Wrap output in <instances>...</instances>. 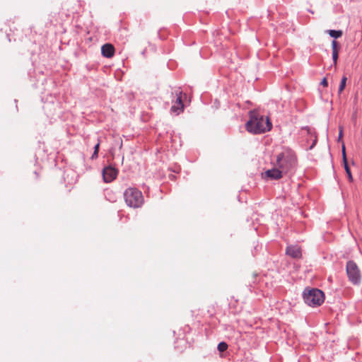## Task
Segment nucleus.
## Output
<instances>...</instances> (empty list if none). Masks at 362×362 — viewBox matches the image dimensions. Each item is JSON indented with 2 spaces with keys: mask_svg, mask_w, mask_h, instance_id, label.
Segmentation results:
<instances>
[{
  "mask_svg": "<svg viewBox=\"0 0 362 362\" xmlns=\"http://www.w3.org/2000/svg\"><path fill=\"white\" fill-rule=\"evenodd\" d=\"M297 157L291 149H284L278 153L274 165L281 170L284 174H292L297 167Z\"/></svg>",
  "mask_w": 362,
  "mask_h": 362,
  "instance_id": "nucleus-1",
  "label": "nucleus"
},
{
  "mask_svg": "<svg viewBox=\"0 0 362 362\" xmlns=\"http://www.w3.org/2000/svg\"><path fill=\"white\" fill-rule=\"evenodd\" d=\"M250 120L246 123V129L253 134H262L269 131L272 124L267 117L260 115L256 111L250 112Z\"/></svg>",
  "mask_w": 362,
  "mask_h": 362,
  "instance_id": "nucleus-2",
  "label": "nucleus"
},
{
  "mask_svg": "<svg viewBox=\"0 0 362 362\" xmlns=\"http://www.w3.org/2000/svg\"><path fill=\"white\" fill-rule=\"evenodd\" d=\"M126 204L133 209L142 206L144 202V196L140 190L135 187H129L123 193Z\"/></svg>",
  "mask_w": 362,
  "mask_h": 362,
  "instance_id": "nucleus-3",
  "label": "nucleus"
},
{
  "mask_svg": "<svg viewBox=\"0 0 362 362\" xmlns=\"http://www.w3.org/2000/svg\"><path fill=\"white\" fill-rule=\"evenodd\" d=\"M303 299L310 306L320 305L325 300V296L322 291L317 288L305 289L303 292Z\"/></svg>",
  "mask_w": 362,
  "mask_h": 362,
  "instance_id": "nucleus-4",
  "label": "nucleus"
},
{
  "mask_svg": "<svg viewBox=\"0 0 362 362\" xmlns=\"http://www.w3.org/2000/svg\"><path fill=\"white\" fill-rule=\"evenodd\" d=\"M346 273L349 279L354 284H357L361 279V272L357 264L354 261H349L346 264Z\"/></svg>",
  "mask_w": 362,
  "mask_h": 362,
  "instance_id": "nucleus-5",
  "label": "nucleus"
},
{
  "mask_svg": "<svg viewBox=\"0 0 362 362\" xmlns=\"http://www.w3.org/2000/svg\"><path fill=\"white\" fill-rule=\"evenodd\" d=\"M174 93L176 96V100L170 107V112L171 113L177 115L184 110V105L182 100V91L178 88L175 90Z\"/></svg>",
  "mask_w": 362,
  "mask_h": 362,
  "instance_id": "nucleus-6",
  "label": "nucleus"
},
{
  "mask_svg": "<svg viewBox=\"0 0 362 362\" xmlns=\"http://www.w3.org/2000/svg\"><path fill=\"white\" fill-rule=\"evenodd\" d=\"M117 170L111 166L106 167L103 170V177L105 182H111L117 175Z\"/></svg>",
  "mask_w": 362,
  "mask_h": 362,
  "instance_id": "nucleus-7",
  "label": "nucleus"
},
{
  "mask_svg": "<svg viewBox=\"0 0 362 362\" xmlns=\"http://www.w3.org/2000/svg\"><path fill=\"white\" fill-rule=\"evenodd\" d=\"M284 173L278 167L274 166V168L265 171L263 177L271 180H279L283 177Z\"/></svg>",
  "mask_w": 362,
  "mask_h": 362,
  "instance_id": "nucleus-8",
  "label": "nucleus"
},
{
  "mask_svg": "<svg viewBox=\"0 0 362 362\" xmlns=\"http://www.w3.org/2000/svg\"><path fill=\"white\" fill-rule=\"evenodd\" d=\"M286 252L293 258H300L302 257L301 249L297 245L288 246Z\"/></svg>",
  "mask_w": 362,
  "mask_h": 362,
  "instance_id": "nucleus-9",
  "label": "nucleus"
},
{
  "mask_svg": "<svg viewBox=\"0 0 362 362\" xmlns=\"http://www.w3.org/2000/svg\"><path fill=\"white\" fill-rule=\"evenodd\" d=\"M101 52L103 57L107 58H111L115 54V47L111 44H105L101 47Z\"/></svg>",
  "mask_w": 362,
  "mask_h": 362,
  "instance_id": "nucleus-10",
  "label": "nucleus"
},
{
  "mask_svg": "<svg viewBox=\"0 0 362 362\" xmlns=\"http://www.w3.org/2000/svg\"><path fill=\"white\" fill-rule=\"evenodd\" d=\"M332 59L334 65H337V59L339 57V46L336 40H333L332 42Z\"/></svg>",
  "mask_w": 362,
  "mask_h": 362,
  "instance_id": "nucleus-11",
  "label": "nucleus"
},
{
  "mask_svg": "<svg viewBox=\"0 0 362 362\" xmlns=\"http://www.w3.org/2000/svg\"><path fill=\"white\" fill-rule=\"evenodd\" d=\"M347 78L346 76H344L341 80V83L338 90V94L340 95L343 90H344L346 84Z\"/></svg>",
  "mask_w": 362,
  "mask_h": 362,
  "instance_id": "nucleus-12",
  "label": "nucleus"
},
{
  "mask_svg": "<svg viewBox=\"0 0 362 362\" xmlns=\"http://www.w3.org/2000/svg\"><path fill=\"white\" fill-rule=\"evenodd\" d=\"M328 33L331 37L334 38L340 37L342 35L341 30H329Z\"/></svg>",
  "mask_w": 362,
  "mask_h": 362,
  "instance_id": "nucleus-13",
  "label": "nucleus"
},
{
  "mask_svg": "<svg viewBox=\"0 0 362 362\" xmlns=\"http://www.w3.org/2000/svg\"><path fill=\"white\" fill-rule=\"evenodd\" d=\"M344 168H345L346 173V174L348 175L349 181L352 182L353 181V177H352V175H351V173L350 168H349V166L348 165V163H344Z\"/></svg>",
  "mask_w": 362,
  "mask_h": 362,
  "instance_id": "nucleus-14",
  "label": "nucleus"
},
{
  "mask_svg": "<svg viewBox=\"0 0 362 362\" xmlns=\"http://www.w3.org/2000/svg\"><path fill=\"white\" fill-rule=\"evenodd\" d=\"M228 349V344L226 342H220L218 345V350L220 352H223Z\"/></svg>",
  "mask_w": 362,
  "mask_h": 362,
  "instance_id": "nucleus-15",
  "label": "nucleus"
},
{
  "mask_svg": "<svg viewBox=\"0 0 362 362\" xmlns=\"http://www.w3.org/2000/svg\"><path fill=\"white\" fill-rule=\"evenodd\" d=\"M341 151H342V158H343V163H348L347 158H346V148L344 142H342V146H341Z\"/></svg>",
  "mask_w": 362,
  "mask_h": 362,
  "instance_id": "nucleus-16",
  "label": "nucleus"
},
{
  "mask_svg": "<svg viewBox=\"0 0 362 362\" xmlns=\"http://www.w3.org/2000/svg\"><path fill=\"white\" fill-rule=\"evenodd\" d=\"M99 146H100V143L98 142L95 146V148H94V152L91 156V158L92 159H94V158H96L98 157V151H99Z\"/></svg>",
  "mask_w": 362,
  "mask_h": 362,
  "instance_id": "nucleus-17",
  "label": "nucleus"
},
{
  "mask_svg": "<svg viewBox=\"0 0 362 362\" xmlns=\"http://www.w3.org/2000/svg\"><path fill=\"white\" fill-rule=\"evenodd\" d=\"M343 136V128L341 127H339V141L341 140V138Z\"/></svg>",
  "mask_w": 362,
  "mask_h": 362,
  "instance_id": "nucleus-18",
  "label": "nucleus"
},
{
  "mask_svg": "<svg viewBox=\"0 0 362 362\" xmlns=\"http://www.w3.org/2000/svg\"><path fill=\"white\" fill-rule=\"evenodd\" d=\"M321 84L324 86V87H327L328 86V82H327V80L326 78H324L322 79V81H321Z\"/></svg>",
  "mask_w": 362,
  "mask_h": 362,
  "instance_id": "nucleus-19",
  "label": "nucleus"
},
{
  "mask_svg": "<svg viewBox=\"0 0 362 362\" xmlns=\"http://www.w3.org/2000/svg\"><path fill=\"white\" fill-rule=\"evenodd\" d=\"M317 142V139H315L313 144L310 146V149H312Z\"/></svg>",
  "mask_w": 362,
  "mask_h": 362,
  "instance_id": "nucleus-20",
  "label": "nucleus"
}]
</instances>
